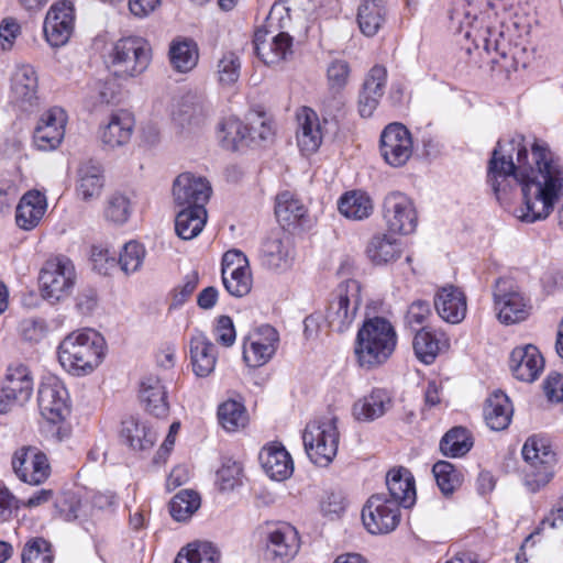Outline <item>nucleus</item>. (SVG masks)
<instances>
[{
    "label": "nucleus",
    "mask_w": 563,
    "mask_h": 563,
    "mask_svg": "<svg viewBox=\"0 0 563 563\" xmlns=\"http://www.w3.org/2000/svg\"><path fill=\"white\" fill-rule=\"evenodd\" d=\"M253 45L256 55L266 65L277 64L292 54V38L285 32L269 36L267 31L257 30L254 34Z\"/></svg>",
    "instance_id": "obj_24"
},
{
    "label": "nucleus",
    "mask_w": 563,
    "mask_h": 563,
    "mask_svg": "<svg viewBox=\"0 0 563 563\" xmlns=\"http://www.w3.org/2000/svg\"><path fill=\"white\" fill-rule=\"evenodd\" d=\"M131 214V203L126 196L115 192L108 198L104 209L107 220L122 224L128 221Z\"/></svg>",
    "instance_id": "obj_58"
},
{
    "label": "nucleus",
    "mask_w": 563,
    "mask_h": 563,
    "mask_svg": "<svg viewBox=\"0 0 563 563\" xmlns=\"http://www.w3.org/2000/svg\"><path fill=\"white\" fill-rule=\"evenodd\" d=\"M279 334L269 324H263L251 332L243 344V360L249 367H261L276 353Z\"/></svg>",
    "instance_id": "obj_17"
},
{
    "label": "nucleus",
    "mask_w": 563,
    "mask_h": 563,
    "mask_svg": "<svg viewBox=\"0 0 563 563\" xmlns=\"http://www.w3.org/2000/svg\"><path fill=\"white\" fill-rule=\"evenodd\" d=\"M393 406L390 394L383 388H374L368 395L353 405V416L357 421L369 422L383 417Z\"/></svg>",
    "instance_id": "obj_33"
},
{
    "label": "nucleus",
    "mask_w": 563,
    "mask_h": 563,
    "mask_svg": "<svg viewBox=\"0 0 563 563\" xmlns=\"http://www.w3.org/2000/svg\"><path fill=\"white\" fill-rule=\"evenodd\" d=\"M523 136L507 144L500 141L493 151L487 183L499 202L520 186L522 206L517 218L527 223L547 219L563 194V166L545 143L534 141L529 153Z\"/></svg>",
    "instance_id": "obj_1"
},
{
    "label": "nucleus",
    "mask_w": 563,
    "mask_h": 563,
    "mask_svg": "<svg viewBox=\"0 0 563 563\" xmlns=\"http://www.w3.org/2000/svg\"><path fill=\"white\" fill-rule=\"evenodd\" d=\"M120 437L133 450H147L156 441V432L137 419L130 417L122 422Z\"/></svg>",
    "instance_id": "obj_43"
},
{
    "label": "nucleus",
    "mask_w": 563,
    "mask_h": 563,
    "mask_svg": "<svg viewBox=\"0 0 563 563\" xmlns=\"http://www.w3.org/2000/svg\"><path fill=\"white\" fill-rule=\"evenodd\" d=\"M342 216L351 220H364L373 213V200L364 191L352 190L345 192L338 202Z\"/></svg>",
    "instance_id": "obj_45"
},
{
    "label": "nucleus",
    "mask_w": 563,
    "mask_h": 563,
    "mask_svg": "<svg viewBox=\"0 0 563 563\" xmlns=\"http://www.w3.org/2000/svg\"><path fill=\"white\" fill-rule=\"evenodd\" d=\"M412 346L417 358L423 364H432L442 349L448 347V340L443 333H435L428 327L416 331Z\"/></svg>",
    "instance_id": "obj_36"
},
{
    "label": "nucleus",
    "mask_w": 563,
    "mask_h": 563,
    "mask_svg": "<svg viewBox=\"0 0 563 563\" xmlns=\"http://www.w3.org/2000/svg\"><path fill=\"white\" fill-rule=\"evenodd\" d=\"M362 302L361 285L355 279L341 283L327 307L325 321L338 333L347 331L353 324Z\"/></svg>",
    "instance_id": "obj_6"
},
{
    "label": "nucleus",
    "mask_w": 563,
    "mask_h": 563,
    "mask_svg": "<svg viewBox=\"0 0 563 563\" xmlns=\"http://www.w3.org/2000/svg\"><path fill=\"white\" fill-rule=\"evenodd\" d=\"M547 529H563V496L550 514L540 522L538 528H536V530L526 538L520 552L516 555L517 563H520V560L526 562L529 560L526 555L527 548L532 547L534 544V538Z\"/></svg>",
    "instance_id": "obj_51"
},
{
    "label": "nucleus",
    "mask_w": 563,
    "mask_h": 563,
    "mask_svg": "<svg viewBox=\"0 0 563 563\" xmlns=\"http://www.w3.org/2000/svg\"><path fill=\"white\" fill-rule=\"evenodd\" d=\"M168 56L175 71L187 74L198 64L199 47L191 38H176L169 45Z\"/></svg>",
    "instance_id": "obj_39"
},
{
    "label": "nucleus",
    "mask_w": 563,
    "mask_h": 563,
    "mask_svg": "<svg viewBox=\"0 0 563 563\" xmlns=\"http://www.w3.org/2000/svg\"><path fill=\"white\" fill-rule=\"evenodd\" d=\"M145 257V249L142 244L130 241L124 244L117 264L125 274H132L139 271Z\"/></svg>",
    "instance_id": "obj_56"
},
{
    "label": "nucleus",
    "mask_w": 563,
    "mask_h": 563,
    "mask_svg": "<svg viewBox=\"0 0 563 563\" xmlns=\"http://www.w3.org/2000/svg\"><path fill=\"white\" fill-rule=\"evenodd\" d=\"M383 219L393 233L411 234L418 225L413 201L400 191L389 192L384 198Z\"/></svg>",
    "instance_id": "obj_12"
},
{
    "label": "nucleus",
    "mask_w": 563,
    "mask_h": 563,
    "mask_svg": "<svg viewBox=\"0 0 563 563\" xmlns=\"http://www.w3.org/2000/svg\"><path fill=\"white\" fill-rule=\"evenodd\" d=\"M135 120L128 110L111 113L108 123L101 128L100 137L104 145L111 148L121 147L131 140Z\"/></svg>",
    "instance_id": "obj_27"
},
{
    "label": "nucleus",
    "mask_w": 563,
    "mask_h": 563,
    "mask_svg": "<svg viewBox=\"0 0 563 563\" xmlns=\"http://www.w3.org/2000/svg\"><path fill=\"white\" fill-rule=\"evenodd\" d=\"M207 222V210L205 207L183 208L175 219V231L183 240L196 238Z\"/></svg>",
    "instance_id": "obj_44"
},
{
    "label": "nucleus",
    "mask_w": 563,
    "mask_h": 563,
    "mask_svg": "<svg viewBox=\"0 0 563 563\" xmlns=\"http://www.w3.org/2000/svg\"><path fill=\"white\" fill-rule=\"evenodd\" d=\"M202 103L194 96H185L173 110V120L181 129L199 126L205 121Z\"/></svg>",
    "instance_id": "obj_47"
},
{
    "label": "nucleus",
    "mask_w": 563,
    "mask_h": 563,
    "mask_svg": "<svg viewBox=\"0 0 563 563\" xmlns=\"http://www.w3.org/2000/svg\"><path fill=\"white\" fill-rule=\"evenodd\" d=\"M11 81L13 98L21 107L26 108L36 104L38 78L33 66L27 64L18 65Z\"/></svg>",
    "instance_id": "obj_30"
},
{
    "label": "nucleus",
    "mask_w": 563,
    "mask_h": 563,
    "mask_svg": "<svg viewBox=\"0 0 563 563\" xmlns=\"http://www.w3.org/2000/svg\"><path fill=\"white\" fill-rule=\"evenodd\" d=\"M367 258L375 265L396 261L401 255L398 240L386 233H377L371 238L365 250Z\"/></svg>",
    "instance_id": "obj_40"
},
{
    "label": "nucleus",
    "mask_w": 563,
    "mask_h": 563,
    "mask_svg": "<svg viewBox=\"0 0 563 563\" xmlns=\"http://www.w3.org/2000/svg\"><path fill=\"white\" fill-rule=\"evenodd\" d=\"M19 331L24 341L38 343L46 336L47 325L43 319L30 318L20 322Z\"/></svg>",
    "instance_id": "obj_62"
},
{
    "label": "nucleus",
    "mask_w": 563,
    "mask_h": 563,
    "mask_svg": "<svg viewBox=\"0 0 563 563\" xmlns=\"http://www.w3.org/2000/svg\"><path fill=\"white\" fill-rule=\"evenodd\" d=\"M75 280V266L73 262L64 255H57L46 260L38 275L43 298L53 302L67 297L74 288Z\"/></svg>",
    "instance_id": "obj_8"
},
{
    "label": "nucleus",
    "mask_w": 563,
    "mask_h": 563,
    "mask_svg": "<svg viewBox=\"0 0 563 563\" xmlns=\"http://www.w3.org/2000/svg\"><path fill=\"white\" fill-rule=\"evenodd\" d=\"M380 153L393 167L405 165L412 155V140L408 129L401 123L388 124L380 135Z\"/></svg>",
    "instance_id": "obj_18"
},
{
    "label": "nucleus",
    "mask_w": 563,
    "mask_h": 563,
    "mask_svg": "<svg viewBox=\"0 0 563 563\" xmlns=\"http://www.w3.org/2000/svg\"><path fill=\"white\" fill-rule=\"evenodd\" d=\"M37 402L41 415L51 423L63 421L70 411L68 391L55 376L46 377L41 383Z\"/></svg>",
    "instance_id": "obj_14"
},
{
    "label": "nucleus",
    "mask_w": 563,
    "mask_h": 563,
    "mask_svg": "<svg viewBox=\"0 0 563 563\" xmlns=\"http://www.w3.org/2000/svg\"><path fill=\"white\" fill-rule=\"evenodd\" d=\"M275 214L284 228L302 225L307 216L306 206L289 191L276 198Z\"/></svg>",
    "instance_id": "obj_41"
},
{
    "label": "nucleus",
    "mask_w": 563,
    "mask_h": 563,
    "mask_svg": "<svg viewBox=\"0 0 563 563\" xmlns=\"http://www.w3.org/2000/svg\"><path fill=\"white\" fill-rule=\"evenodd\" d=\"M397 342L396 329L387 318H366L357 330L353 345L356 364L365 371L383 366L394 354Z\"/></svg>",
    "instance_id": "obj_2"
},
{
    "label": "nucleus",
    "mask_w": 563,
    "mask_h": 563,
    "mask_svg": "<svg viewBox=\"0 0 563 563\" xmlns=\"http://www.w3.org/2000/svg\"><path fill=\"white\" fill-rule=\"evenodd\" d=\"M240 58L232 52L223 54L218 63L219 80L223 85L234 84L240 76Z\"/></svg>",
    "instance_id": "obj_60"
},
{
    "label": "nucleus",
    "mask_w": 563,
    "mask_h": 563,
    "mask_svg": "<svg viewBox=\"0 0 563 563\" xmlns=\"http://www.w3.org/2000/svg\"><path fill=\"white\" fill-rule=\"evenodd\" d=\"M261 257L263 264L274 272H285L292 263L289 241L278 236H269L262 246Z\"/></svg>",
    "instance_id": "obj_37"
},
{
    "label": "nucleus",
    "mask_w": 563,
    "mask_h": 563,
    "mask_svg": "<svg viewBox=\"0 0 563 563\" xmlns=\"http://www.w3.org/2000/svg\"><path fill=\"white\" fill-rule=\"evenodd\" d=\"M104 187V176L100 164L86 162L77 172V196L85 202L98 199Z\"/></svg>",
    "instance_id": "obj_34"
},
{
    "label": "nucleus",
    "mask_w": 563,
    "mask_h": 563,
    "mask_svg": "<svg viewBox=\"0 0 563 563\" xmlns=\"http://www.w3.org/2000/svg\"><path fill=\"white\" fill-rule=\"evenodd\" d=\"M12 466L18 477L30 485H40L49 476L47 456L35 449H21L12 459Z\"/></svg>",
    "instance_id": "obj_21"
},
{
    "label": "nucleus",
    "mask_w": 563,
    "mask_h": 563,
    "mask_svg": "<svg viewBox=\"0 0 563 563\" xmlns=\"http://www.w3.org/2000/svg\"><path fill=\"white\" fill-rule=\"evenodd\" d=\"M265 543L263 559L289 563L300 549V538L297 529L288 522H265L262 527Z\"/></svg>",
    "instance_id": "obj_9"
},
{
    "label": "nucleus",
    "mask_w": 563,
    "mask_h": 563,
    "mask_svg": "<svg viewBox=\"0 0 563 563\" xmlns=\"http://www.w3.org/2000/svg\"><path fill=\"white\" fill-rule=\"evenodd\" d=\"M67 114L64 109L53 107L45 111L34 130V146L43 152L53 151L59 146L65 135Z\"/></svg>",
    "instance_id": "obj_19"
},
{
    "label": "nucleus",
    "mask_w": 563,
    "mask_h": 563,
    "mask_svg": "<svg viewBox=\"0 0 563 563\" xmlns=\"http://www.w3.org/2000/svg\"><path fill=\"white\" fill-rule=\"evenodd\" d=\"M351 67L346 60L335 59L327 68V82L329 90L333 93H340L349 84Z\"/></svg>",
    "instance_id": "obj_57"
},
{
    "label": "nucleus",
    "mask_w": 563,
    "mask_h": 563,
    "mask_svg": "<svg viewBox=\"0 0 563 563\" xmlns=\"http://www.w3.org/2000/svg\"><path fill=\"white\" fill-rule=\"evenodd\" d=\"M60 365L75 376H85L97 368L106 354V341L95 330L74 331L58 345Z\"/></svg>",
    "instance_id": "obj_3"
},
{
    "label": "nucleus",
    "mask_w": 563,
    "mask_h": 563,
    "mask_svg": "<svg viewBox=\"0 0 563 563\" xmlns=\"http://www.w3.org/2000/svg\"><path fill=\"white\" fill-rule=\"evenodd\" d=\"M33 377L24 364L8 366L0 385V412L10 411L13 405H23L32 396Z\"/></svg>",
    "instance_id": "obj_11"
},
{
    "label": "nucleus",
    "mask_w": 563,
    "mask_h": 563,
    "mask_svg": "<svg viewBox=\"0 0 563 563\" xmlns=\"http://www.w3.org/2000/svg\"><path fill=\"white\" fill-rule=\"evenodd\" d=\"M218 420L224 430L235 432L247 426L249 415L242 402L230 399L218 407Z\"/></svg>",
    "instance_id": "obj_49"
},
{
    "label": "nucleus",
    "mask_w": 563,
    "mask_h": 563,
    "mask_svg": "<svg viewBox=\"0 0 563 563\" xmlns=\"http://www.w3.org/2000/svg\"><path fill=\"white\" fill-rule=\"evenodd\" d=\"M297 142L301 152L314 153L322 143V131L318 114L310 108L303 107L297 113Z\"/></svg>",
    "instance_id": "obj_32"
},
{
    "label": "nucleus",
    "mask_w": 563,
    "mask_h": 563,
    "mask_svg": "<svg viewBox=\"0 0 563 563\" xmlns=\"http://www.w3.org/2000/svg\"><path fill=\"white\" fill-rule=\"evenodd\" d=\"M91 261L93 268L102 275H109L111 269L117 267L115 256L102 246H92Z\"/></svg>",
    "instance_id": "obj_64"
},
{
    "label": "nucleus",
    "mask_w": 563,
    "mask_h": 563,
    "mask_svg": "<svg viewBox=\"0 0 563 563\" xmlns=\"http://www.w3.org/2000/svg\"><path fill=\"white\" fill-rule=\"evenodd\" d=\"M200 505L201 499L197 492L183 489L173 497L169 511L175 520L185 521L199 509Z\"/></svg>",
    "instance_id": "obj_52"
},
{
    "label": "nucleus",
    "mask_w": 563,
    "mask_h": 563,
    "mask_svg": "<svg viewBox=\"0 0 563 563\" xmlns=\"http://www.w3.org/2000/svg\"><path fill=\"white\" fill-rule=\"evenodd\" d=\"M217 482L221 490H233L242 483V466L238 462L224 463L217 472Z\"/></svg>",
    "instance_id": "obj_59"
},
{
    "label": "nucleus",
    "mask_w": 563,
    "mask_h": 563,
    "mask_svg": "<svg viewBox=\"0 0 563 563\" xmlns=\"http://www.w3.org/2000/svg\"><path fill=\"white\" fill-rule=\"evenodd\" d=\"M432 473L440 490L446 496L459 488L463 482L462 473L448 461H438L432 467Z\"/></svg>",
    "instance_id": "obj_53"
},
{
    "label": "nucleus",
    "mask_w": 563,
    "mask_h": 563,
    "mask_svg": "<svg viewBox=\"0 0 563 563\" xmlns=\"http://www.w3.org/2000/svg\"><path fill=\"white\" fill-rule=\"evenodd\" d=\"M250 129L240 119L230 117L224 119L218 129V139L222 147L235 151L241 144L249 143Z\"/></svg>",
    "instance_id": "obj_48"
},
{
    "label": "nucleus",
    "mask_w": 563,
    "mask_h": 563,
    "mask_svg": "<svg viewBox=\"0 0 563 563\" xmlns=\"http://www.w3.org/2000/svg\"><path fill=\"white\" fill-rule=\"evenodd\" d=\"M117 87L112 81L95 80L87 87L86 103L90 109L109 104L117 98Z\"/></svg>",
    "instance_id": "obj_55"
},
{
    "label": "nucleus",
    "mask_w": 563,
    "mask_h": 563,
    "mask_svg": "<svg viewBox=\"0 0 563 563\" xmlns=\"http://www.w3.org/2000/svg\"><path fill=\"white\" fill-rule=\"evenodd\" d=\"M386 5L384 0H361L357 22L362 33L374 36L385 22Z\"/></svg>",
    "instance_id": "obj_42"
},
{
    "label": "nucleus",
    "mask_w": 563,
    "mask_h": 563,
    "mask_svg": "<svg viewBox=\"0 0 563 563\" xmlns=\"http://www.w3.org/2000/svg\"><path fill=\"white\" fill-rule=\"evenodd\" d=\"M434 308L444 321L457 324L466 316L467 302L465 294L453 285L444 286L434 296Z\"/></svg>",
    "instance_id": "obj_25"
},
{
    "label": "nucleus",
    "mask_w": 563,
    "mask_h": 563,
    "mask_svg": "<svg viewBox=\"0 0 563 563\" xmlns=\"http://www.w3.org/2000/svg\"><path fill=\"white\" fill-rule=\"evenodd\" d=\"M210 195L209 181L191 173L180 174L173 185L174 201L180 208L205 207Z\"/></svg>",
    "instance_id": "obj_20"
},
{
    "label": "nucleus",
    "mask_w": 563,
    "mask_h": 563,
    "mask_svg": "<svg viewBox=\"0 0 563 563\" xmlns=\"http://www.w3.org/2000/svg\"><path fill=\"white\" fill-rule=\"evenodd\" d=\"M522 456L528 463L526 471L527 485L532 490L547 485L554 475L556 455L544 438L529 437L522 448Z\"/></svg>",
    "instance_id": "obj_7"
},
{
    "label": "nucleus",
    "mask_w": 563,
    "mask_h": 563,
    "mask_svg": "<svg viewBox=\"0 0 563 563\" xmlns=\"http://www.w3.org/2000/svg\"><path fill=\"white\" fill-rule=\"evenodd\" d=\"M386 84L387 69L382 65L373 66L366 74L358 93L357 108L361 117L373 115L385 93Z\"/></svg>",
    "instance_id": "obj_22"
},
{
    "label": "nucleus",
    "mask_w": 563,
    "mask_h": 563,
    "mask_svg": "<svg viewBox=\"0 0 563 563\" xmlns=\"http://www.w3.org/2000/svg\"><path fill=\"white\" fill-rule=\"evenodd\" d=\"M222 282L227 291L236 298L246 296L252 289V273L246 256L230 250L222 257Z\"/></svg>",
    "instance_id": "obj_15"
},
{
    "label": "nucleus",
    "mask_w": 563,
    "mask_h": 563,
    "mask_svg": "<svg viewBox=\"0 0 563 563\" xmlns=\"http://www.w3.org/2000/svg\"><path fill=\"white\" fill-rule=\"evenodd\" d=\"M340 434L335 418L313 420L306 426L302 441L310 461L318 465L328 466L338 453Z\"/></svg>",
    "instance_id": "obj_5"
},
{
    "label": "nucleus",
    "mask_w": 563,
    "mask_h": 563,
    "mask_svg": "<svg viewBox=\"0 0 563 563\" xmlns=\"http://www.w3.org/2000/svg\"><path fill=\"white\" fill-rule=\"evenodd\" d=\"M151 60L150 42L142 36L129 35L113 43L106 56V66L113 77L130 80L145 73Z\"/></svg>",
    "instance_id": "obj_4"
},
{
    "label": "nucleus",
    "mask_w": 563,
    "mask_h": 563,
    "mask_svg": "<svg viewBox=\"0 0 563 563\" xmlns=\"http://www.w3.org/2000/svg\"><path fill=\"white\" fill-rule=\"evenodd\" d=\"M222 558L219 547L208 540H195L183 547L174 563L186 559L188 563H218Z\"/></svg>",
    "instance_id": "obj_46"
},
{
    "label": "nucleus",
    "mask_w": 563,
    "mask_h": 563,
    "mask_svg": "<svg viewBox=\"0 0 563 563\" xmlns=\"http://www.w3.org/2000/svg\"><path fill=\"white\" fill-rule=\"evenodd\" d=\"M512 375L521 382L532 383L539 378L544 368V358L532 344L517 346L509 357Z\"/></svg>",
    "instance_id": "obj_23"
},
{
    "label": "nucleus",
    "mask_w": 563,
    "mask_h": 563,
    "mask_svg": "<svg viewBox=\"0 0 563 563\" xmlns=\"http://www.w3.org/2000/svg\"><path fill=\"white\" fill-rule=\"evenodd\" d=\"M400 508L386 494H374L364 504L361 518L371 534H387L400 523Z\"/></svg>",
    "instance_id": "obj_10"
},
{
    "label": "nucleus",
    "mask_w": 563,
    "mask_h": 563,
    "mask_svg": "<svg viewBox=\"0 0 563 563\" xmlns=\"http://www.w3.org/2000/svg\"><path fill=\"white\" fill-rule=\"evenodd\" d=\"M512 412L508 396L500 390L493 393L484 407L485 421L495 431L504 430L509 426Z\"/></svg>",
    "instance_id": "obj_38"
},
{
    "label": "nucleus",
    "mask_w": 563,
    "mask_h": 563,
    "mask_svg": "<svg viewBox=\"0 0 563 563\" xmlns=\"http://www.w3.org/2000/svg\"><path fill=\"white\" fill-rule=\"evenodd\" d=\"M140 398L147 412L157 418L167 417L169 412L167 390L158 377L148 376L142 382Z\"/></svg>",
    "instance_id": "obj_35"
},
{
    "label": "nucleus",
    "mask_w": 563,
    "mask_h": 563,
    "mask_svg": "<svg viewBox=\"0 0 563 563\" xmlns=\"http://www.w3.org/2000/svg\"><path fill=\"white\" fill-rule=\"evenodd\" d=\"M75 9L70 1L59 0L48 9L43 32L46 41L53 47L65 45L74 31Z\"/></svg>",
    "instance_id": "obj_16"
},
{
    "label": "nucleus",
    "mask_w": 563,
    "mask_h": 563,
    "mask_svg": "<svg viewBox=\"0 0 563 563\" xmlns=\"http://www.w3.org/2000/svg\"><path fill=\"white\" fill-rule=\"evenodd\" d=\"M54 558L55 553L52 543L42 537L29 539L21 553L22 563H52Z\"/></svg>",
    "instance_id": "obj_54"
},
{
    "label": "nucleus",
    "mask_w": 563,
    "mask_h": 563,
    "mask_svg": "<svg viewBox=\"0 0 563 563\" xmlns=\"http://www.w3.org/2000/svg\"><path fill=\"white\" fill-rule=\"evenodd\" d=\"M493 295L495 309L498 311V319L503 323H517L529 316V307L526 299L512 279H497Z\"/></svg>",
    "instance_id": "obj_13"
},
{
    "label": "nucleus",
    "mask_w": 563,
    "mask_h": 563,
    "mask_svg": "<svg viewBox=\"0 0 563 563\" xmlns=\"http://www.w3.org/2000/svg\"><path fill=\"white\" fill-rule=\"evenodd\" d=\"M258 459L264 472L274 481H285L294 472L292 459L280 443L264 446Z\"/></svg>",
    "instance_id": "obj_28"
},
{
    "label": "nucleus",
    "mask_w": 563,
    "mask_h": 563,
    "mask_svg": "<svg viewBox=\"0 0 563 563\" xmlns=\"http://www.w3.org/2000/svg\"><path fill=\"white\" fill-rule=\"evenodd\" d=\"M386 485L388 499L395 500L399 508H410L415 505V478L407 468L399 467L397 470H390L386 475Z\"/></svg>",
    "instance_id": "obj_31"
},
{
    "label": "nucleus",
    "mask_w": 563,
    "mask_h": 563,
    "mask_svg": "<svg viewBox=\"0 0 563 563\" xmlns=\"http://www.w3.org/2000/svg\"><path fill=\"white\" fill-rule=\"evenodd\" d=\"M468 29L465 30L464 36L468 40H472L476 48L482 47L486 51L488 44V36L493 35V29L484 23L483 20L474 16L470 20L466 16Z\"/></svg>",
    "instance_id": "obj_61"
},
{
    "label": "nucleus",
    "mask_w": 563,
    "mask_h": 563,
    "mask_svg": "<svg viewBox=\"0 0 563 563\" xmlns=\"http://www.w3.org/2000/svg\"><path fill=\"white\" fill-rule=\"evenodd\" d=\"M47 210L46 196L35 189L26 191L20 199L15 209V223L24 230L35 229Z\"/></svg>",
    "instance_id": "obj_26"
},
{
    "label": "nucleus",
    "mask_w": 563,
    "mask_h": 563,
    "mask_svg": "<svg viewBox=\"0 0 563 563\" xmlns=\"http://www.w3.org/2000/svg\"><path fill=\"white\" fill-rule=\"evenodd\" d=\"M472 438L467 429L463 427L452 428L440 441V450L442 454L449 457L463 456L472 449Z\"/></svg>",
    "instance_id": "obj_50"
},
{
    "label": "nucleus",
    "mask_w": 563,
    "mask_h": 563,
    "mask_svg": "<svg viewBox=\"0 0 563 563\" xmlns=\"http://www.w3.org/2000/svg\"><path fill=\"white\" fill-rule=\"evenodd\" d=\"M189 347L194 373L199 377L209 376L218 360L214 344L203 332L196 331L190 338Z\"/></svg>",
    "instance_id": "obj_29"
},
{
    "label": "nucleus",
    "mask_w": 563,
    "mask_h": 563,
    "mask_svg": "<svg viewBox=\"0 0 563 563\" xmlns=\"http://www.w3.org/2000/svg\"><path fill=\"white\" fill-rule=\"evenodd\" d=\"M431 316L430 303L426 300H415L407 310L405 323L415 329L416 327H424L423 323Z\"/></svg>",
    "instance_id": "obj_63"
}]
</instances>
